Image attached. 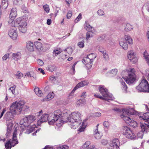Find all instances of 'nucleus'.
<instances>
[{
  "mask_svg": "<svg viewBox=\"0 0 149 149\" xmlns=\"http://www.w3.org/2000/svg\"><path fill=\"white\" fill-rule=\"evenodd\" d=\"M94 135L95 138L96 139H99L101 137V135L100 134L98 130L97 129H95V130L94 132Z\"/></svg>",
  "mask_w": 149,
  "mask_h": 149,
  "instance_id": "nucleus-35",
  "label": "nucleus"
},
{
  "mask_svg": "<svg viewBox=\"0 0 149 149\" xmlns=\"http://www.w3.org/2000/svg\"><path fill=\"white\" fill-rule=\"evenodd\" d=\"M123 134L125 137L129 139H133L135 138L136 136L130 129L127 127H124L123 129Z\"/></svg>",
  "mask_w": 149,
  "mask_h": 149,
  "instance_id": "nucleus-7",
  "label": "nucleus"
},
{
  "mask_svg": "<svg viewBox=\"0 0 149 149\" xmlns=\"http://www.w3.org/2000/svg\"><path fill=\"white\" fill-rule=\"evenodd\" d=\"M102 143L104 145H106L108 143V141L106 140L103 139L101 141Z\"/></svg>",
  "mask_w": 149,
  "mask_h": 149,
  "instance_id": "nucleus-61",
  "label": "nucleus"
},
{
  "mask_svg": "<svg viewBox=\"0 0 149 149\" xmlns=\"http://www.w3.org/2000/svg\"><path fill=\"white\" fill-rule=\"evenodd\" d=\"M9 54H6L2 58L3 60H6L9 57Z\"/></svg>",
  "mask_w": 149,
  "mask_h": 149,
  "instance_id": "nucleus-59",
  "label": "nucleus"
},
{
  "mask_svg": "<svg viewBox=\"0 0 149 149\" xmlns=\"http://www.w3.org/2000/svg\"><path fill=\"white\" fill-rule=\"evenodd\" d=\"M43 8L45 11L47 13H48L50 11V9L49 6L47 4H46L43 6Z\"/></svg>",
  "mask_w": 149,
  "mask_h": 149,
  "instance_id": "nucleus-40",
  "label": "nucleus"
},
{
  "mask_svg": "<svg viewBox=\"0 0 149 149\" xmlns=\"http://www.w3.org/2000/svg\"><path fill=\"white\" fill-rule=\"evenodd\" d=\"M86 127H85L84 126L82 127V126H81L79 128V129L78 131L80 132H82L84 131Z\"/></svg>",
  "mask_w": 149,
  "mask_h": 149,
  "instance_id": "nucleus-60",
  "label": "nucleus"
},
{
  "mask_svg": "<svg viewBox=\"0 0 149 149\" xmlns=\"http://www.w3.org/2000/svg\"><path fill=\"white\" fill-rule=\"evenodd\" d=\"M38 71H40V73H42L43 74H45L44 70L41 68H39L38 69Z\"/></svg>",
  "mask_w": 149,
  "mask_h": 149,
  "instance_id": "nucleus-64",
  "label": "nucleus"
},
{
  "mask_svg": "<svg viewBox=\"0 0 149 149\" xmlns=\"http://www.w3.org/2000/svg\"><path fill=\"white\" fill-rule=\"evenodd\" d=\"M68 147L66 145L61 146H57L55 147L56 149H68Z\"/></svg>",
  "mask_w": 149,
  "mask_h": 149,
  "instance_id": "nucleus-41",
  "label": "nucleus"
},
{
  "mask_svg": "<svg viewBox=\"0 0 149 149\" xmlns=\"http://www.w3.org/2000/svg\"><path fill=\"white\" fill-rule=\"evenodd\" d=\"M134 56H135L132 51H130L128 52L127 57L129 60L131 59L132 58H133Z\"/></svg>",
  "mask_w": 149,
  "mask_h": 149,
  "instance_id": "nucleus-38",
  "label": "nucleus"
},
{
  "mask_svg": "<svg viewBox=\"0 0 149 149\" xmlns=\"http://www.w3.org/2000/svg\"><path fill=\"white\" fill-rule=\"evenodd\" d=\"M76 64H77V63L75 62V63H74L72 67L71 70L72 71V72L71 73V74H74L75 73V66Z\"/></svg>",
  "mask_w": 149,
  "mask_h": 149,
  "instance_id": "nucleus-52",
  "label": "nucleus"
},
{
  "mask_svg": "<svg viewBox=\"0 0 149 149\" xmlns=\"http://www.w3.org/2000/svg\"><path fill=\"white\" fill-rule=\"evenodd\" d=\"M72 15V12L71 11H69L67 15V17L68 19H70Z\"/></svg>",
  "mask_w": 149,
  "mask_h": 149,
  "instance_id": "nucleus-56",
  "label": "nucleus"
},
{
  "mask_svg": "<svg viewBox=\"0 0 149 149\" xmlns=\"http://www.w3.org/2000/svg\"><path fill=\"white\" fill-rule=\"evenodd\" d=\"M5 147L6 149H10L12 146L11 143V140L10 139L5 144Z\"/></svg>",
  "mask_w": 149,
  "mask_h": 149,
  "instance_id": "nucleus-30",
  "label": "nucleus"
},
{
  "mask_svg": "<svg viewBox=\"0 0 149 149\" xmlns=\"http://www.w3.org/2000/svg\"><path fill=\"white\" fill-rule=\"evenodd\" d=\"M63 121L61 120V121L60 120L59 121L57 122L56 124V126L58 127H61L63 124Z\"/></svg>",
  "mask_w": 149,
  "mask_h": 149,
  "instance_id": "nucleus-46",
  "label": "nucleus"
},
{
  "mask_svg": "<svg viewBox=\"0 0 149 149\" xmlns=\"http://www.w3.org/2000/svg\"><path fill=\"white\" fill-rule=\"evenodd\" d=\"M110 149H120V143L118 139H113L110 144Z\"/></svg>",
  "mask_w": 149,
  "mask_h": 149,
  "instance_id": "nucleus-10",
  "label": "nucleus"
},
{
  "mask_svg": "<svg viewBox=\"0 0 149 149\" xmlns=\"http://www.w3.org/2000/svg\"><path fill=\"white\" fill-rule=\"evenodd\" d=\"M141 119L148 120H149V112H146L144 113L142 116L139 117Z\"/></svg>",
  "mask_w": 149,
  "mask_h": 149,
  "instance_id": "nucleus-24",
  "label": "nucleus"
},
{
  "mask_svg": "<svg viewBox=\"0 0 149 149\" xmlns=\"http://www.w3.org/2000/svg\"><path fill=\"white\" fill-rule=\"evenodd\" d=\"M84 40H82L79 42L78 44V45L80 48H83L84 46Z\"/></svg>",
  "mask_w": 149,
  "mask_h": 149,
  "instance_id": "nucleus-48",
  "label": "nucleus"
},
{
  "mask_svg": "<svg viewBox=\"0 0 149 149\" xmlns=\"http://www.w3.org/2000/svg\"><path fill=\"white\" fill-rule=\"evenodd\" d=\"M136 71L134 68H130L129 70H127L123 71L121 74L124 76L128 74V75L127 78L125 79L126 82L129 84L134 83L136 80V75L135 74Z\"/></svg>",
  "mask_w": 149,
  "mask_h": 149,
  "instance_id": "nucleus-2",
  "label": "nucleus"
},
{
  "mask_svg": "<svg viewBox=\"0 0 149 149\" xmlns=\"http://www.w3.org/2000/svg\"><path fill=\"white\" fill-rule=\"evenodd\" d=\"M54 116V114H49L48 123L49 125H53L58 120L59 118Z\"/></svg>",
  "mask_w": 149,
  "mask_h": 149,
  "instance_id": "nucleus-14",
  "label": "nucleus"
},
{
  "mask_svg": "<svg viewBox=\"0 0 149 149\" xmlns=\"http://www.w3.org/2000/svg\"><path fill=\"white\" fill-rule=\"evenodd\" d=\"M138 58L135 56L133 58H132L131 59H130V61L133 63H136L138 61Z\"/></svg>",
  "mask_w": 149,
  "mask_h": 149,
  "instance_id": "nucleus-47",
  "label": "nucleus"
},
{
  "mask_svg": "<svg viewBox=\"0 0 149 149\" xmlns=\"http://www.w3.org/2000/svg\"><path fill=\"white\" fill-rule=\"evenodd\" d=\"M103 125L105 129H108L110 126V124L108 121H105L103 123Z\"/></svg>",
  "mask_w": 149,
  "mask_h": 149,
  "instance_id": "nucleus-44",
  "label": "nucleus"
},
{
  "mask_svg": "<svg viewBox=\"0 0 149 149\" xmlns=\"http://www.w3.org/2000/svg\"><path fill=\"white\" fill-rule=\"evenodd\" d=\"M97 13L99 15H103L104 13V11L102 10H99L97 11Z\"/></svg>",
  "mask_w": 149,
  "mask_h": 149,
  "instance_id": "nucleus-58",
  "label": "nucleus"
},
{
  "mask_svg": "<svg viewBox=\"0 0 149 149\" xmlns=\"http://www.w3.org/2000/svg\"><path fill=\"white\" fill-rule=\"evenodd\" d=\"M88 84V82L87 81H83L79 83L74 88L73 90L71 91V93H74L75 91L78 88L87 85Z\"/></svg>",
  "mask_w": 149,
  "mask_h": 149,
  "instance_id": "nucleus-12",
  "label": "nucleus"
},
{
  "mask_svg": "<svg viewBox=\"0 0 149 149\" xmlns=\"http://www.w3.org/2000/svg\"><path fill=\"white\" fill-rule=\"evenodd\" d=\"M99 90L101 94L102 95L103 97L106 98L105 100L109 101V100H113L112 95L109 93L108 90L104 86L102 85L99 86Z\"/></svg>",
  "mask_w": 149,
  "mask_h": 149,
  "instance_id": "nucleus-6",
  "label": "nucleus"
},
{
  "mask_svg": "<svg viewBox=\"0 0 149 149\" xmlns=\"http://www.w3.org/2000/svg\"><path fill=\"white\" fill-rule=\"evenodd\" d=\"M54 96V93L53 92H50L47 95L46 97L41 100L42 102L47 101L52 99Z\"/></svg>",
  "mask_w": 149,
  "mask_h": 149,
  "instance_id": "nucleus-17",
  "label": "nucleus"
},
{
  "mask_svg": "<svg viewBox=\"0 0 149 149\" xmlns=\"http://www.w3.org/2000/svg\"><path fill=\"white\" fill-rule=\"evenodd\" d=\"M49 114L44 113L43 114L37 121V125L40 126L42 123L46 122L47 121H48L49 122Z\"/></svg>",
  "mask_w": 149,
  "mask_h": 149,
  "instance_id": "nucleus-9",
  "label": "nucleus"
},
{
  "mask_svg": "<svg viewBox=\"0 0 149 149\" xmlns=\"http://www.w3.org/2000/svg\"><path fill=\"white\" fill-rule=\"evenodd\" d=\"M2 6L4 8H6L8 6V3L7 0H2Z\"/></svg>",
  "mask_w": 149,
  "mask_h": 149,
  "instance_id": "nucleus-36",
  "label": "nucleus"
},
{
  "mask_svg": "<svg viewBox=\"0 0 149 149\" xmlns=\"http://www.w3.org/2000/svg\"><path fill=\"white\" fill-rule=\"evenodd\" d=\"M16 76L17 78L20 79L23 76V74L20 72L18 71L17 73L16 74Z\"/></svg>",
  "mask_w": 149,
  "mask_h": 149,
  "instance_id": "nucleus-49",
  "label": "nucleus"
},
{
  "mask_svg": "<svg viewBox=\"0 0 149 149\" xmlns=\"http://www.w3.org/2000/svg\"><path fill=\"white\" fill-rule=\"evenodd\" d=\"M84 28L87 31H91L92 30V27L89 25L88 21H86L84 25Z\"/></svg>",
  "mask_w": 149,
  "mask_h": 149,
  "instance_id": "nucleus-26",
  "label": "nucleus"
},
{
  "mask_svg": "<svg viewBox=\"0 0 149 149\" xmlns=\"http://www.w3.org/2000/svg\"><path fill=\"white\" fill-rule=\"evenodd\" d=\"M11 129L8 127L7 129V132L6 134V135L7 136H9L10 135V133L11 132Z\"/></svg>",
  "mask_w": 149,
  "mask_h": 149,
  "instance_id": "nucleus-50",
  "label": "nucleus"
},
{
  "mask_svg": "<svg viewBox=\"0 0 149 149\" xmlns=\"http://www.w3.org/2000/svg\"><path fill=\"white\" fill-rule=\"evenodd\" d=\"M82 62L85 65L88 64L90 63L91 64L92 63L89 58L87 56L86 57L84 58L82 60Z\"/></svg>",
  "mask_w": 149,
  "mask_h": 149,
  "instance_id": "nucleus-25",
  "label": "nucleus"
},
{
  "mask_svg": "<svg viewBox=\"0 0 149 149\" xmlns=\"http://www.w3.org/2000/svg\"><path fill=\"white\" fill-rule=\"evenodd\" d=\"M37 63L38 65L41 66L42 65L44 64L43 61L40 59H38L37 60Z\"/></svg>",
  "mask_w": 149,
  "mask_h": 149,
  "instance_id": "nucleus-55",
  "label": "nucleus"
},
{
  "mask_svg": "<svg viewBox=\"0 0 149 149\" xmlns=\"http://www.w3.org/2000/svg\"><path fill=\"white\" fill-rule=\"evenodd\" d=\"M62 52L61 49L60 48H58L54 49L53 52V56H56L58 54Z\"/></svg>",
  "mask_w": 149,
  "mask_h": 149,
  "instance_id": "nucleus-28",
  "label": "nucleus"
},
{
  "mask_svg": "<svg viewBox=\"0 0 149 149\" xmlns=\"http://www.w3.org/2000/svg\"><path fill=\"white\" fill-rule=\"evenodd\" d=\"M143 55L147 63L149 65V55L146 51L144 52Z\"/></svg>",
  "mask_w": 149,
  "mask_h": 149,
  "instance_id": "nucleus-37",
  "label": "nucleus"
},
{
  "mask_svg": "<svg viewBox=\"0 0 149 149\" xmlns=\"http://www.w3.org/2000/svg\"><path fill=\"white\" fill-rule=\"evenodd\" d=\"M68 120L70 123V125L71 128L76 129L82 123L81 114L79 112H73Z\"/></svg>",
  "mask_w": 149,
  "mask_h": 149,
  "instance_id": "nucleus-1",
  "label": "nucleus"
},
{
  "mask_svg": "<svg viewBox=\"0 0 149 149\" xmlns=\"http://www.w3.org/2000/svg\"><path fill=\"white\" fill-rule=\"evenodd\" d=\"M136 89L139 91L149 93V84L144 77L142 78L141 82L136 86Z\"/></svg>",
  "mask_w": 149,
  "mask_h": 149,
  "instance_id": "nucleus-4",
  "label": "nucleus"
},
{
  "mask_svg": "<svg viewBox=\"0 0 149 149\" xmlns=\"http://www.w3.org/2000/svg\"><path fill=\"white\" fill-rule=\"evenodd\" d=\"M125 38L126 41L129 44L133 43V40L130 36L128 35H125Z\"/></svg>",
  "mask_w": 149,
  "mask_h": 149,
  "instance_id": "nucleus-31",
  "label": "nucleus"
},
{
  "mask_svg": "<svg viewBox=\"0 0 149 149\" xmlns=\"http://www.w3.org/2000/svg\"><path fill=\"white\" fill-rule=\"evenodd\" d=\"M118 70L116 69H114L112 70L110 72V73L112 74V76L115 75L117 73Z\"/></svg>",
  "mask_w": 149,
  "mask_h": 149,
  "instance_id": "nucleus-45",
  "label": "nucleus"
},
{
  "mask_svg": "<svg viewBox=\"0 0 149 149\" xmlns=\"http://www.w3.org/2000/svg\"><path fill=\"white\" fill-rule=\"evenodd\" d=\"M86 100L84 99H80L78 100L77 102V104L78 106H80L82 104L85 103Z\"/></svg>",
  "mask_w": 149,
  "mask_h": 149,
  "instance_id": "nucleus-34",
  "label": "nucleus"
},
{
  "mask_svg": "<svg viewBox=\"0 0 149 149\" xmlns=\"http://www.w3.org/2000/svg\"><path fill=\"white\" fill-rule=\"evenodd\" d=\"M140 126L143 132L147 131L148 128L149 127V125H148L146 124H141Z\"/></svg>",
  "mask_w": 149,
  "mask_h": 149,
  "instance_id": "nucleus-32",
  "label": "nucleus"
},
{
  "mask_svg": "<svg viewBox=\"0 0 149 149\" xmlns=\"http://www.w3.org/2000/svg\"><path fill=\"white\" fill-rule=\"evenodd\" d=\"M26 47L29 51L32 52L34 50V45L33 43L31 41H28L26 42Z\"/></svg>",
  "mask_w": 149,
  "mask_h": 149,
  "instance_id": "nucleus-18",
  "label": "nucleus"
},
{
  "mask_svg": "<svg viewBox=\"0 0 149 149\" xmlns=\"http://www.w3.org/2000/svg\"><path fill=\"white\" fill-rule=\"evenodd\" d=\"M93 32L91 31H88L86 33V39L87 40L90 38L92 37L93 36Z\"/></svg>",
  "mask_w": 149,
  "mask_h": 149,
  "instance_id": "nucleus-42",
  "label": "nucleus"
},
{
  "mask_svg": "<svg viewBox=\"0 0 149 149\" xmlns=\"http://www.w3.org/2000/svg\"><path fill=\"white\" fill-rule=\"evenodd\" d=\"M34 44L36 49L39 51H41L43 50L42 44L40 42H34Z\"/></svg>",
  "mask_w": 149,
  "mask_h": 149,
  "instance_id": "nucleus-20",
  "label": "nucleus"
},
{
  "mask_svg": "<svg viewBox=\"0 0 149 149\" xmlns=\"http://www.w3.org/2000/svg\"><path fill=\"white\" fill-rule=\"evenodd\" d=\"M122 41H121L120 42V46L124 50H126L128 48V45L126 42L123 41V40H121Z\"/></svg>",
  "mask_w": 149,
  "mask_h": 149,
  "instance_id": "nucleus-23",
  "label": "nucleus"
},
{
  "mask_svg": "<svg viewBox=\"0 0 149 149\" xmlns=\"http://www.w3.org/2000/svg\"><path fill=\"white\" fill-rule=\"evenodd\" d=\"M132 29V26L129 24H127L126 25L125 30L126 31H129L131 30Z\"/></svg>",
  "mask_w": 149,
  "mask_h": 149,
  "instance_id": "nucleus-39",
  "label": "nucleus"
},
{
  "mask_svg": "<svg viewBox=\"0 0 149 149\" xmlns=\"http://www.w3.org/2000/svg\"><path fill=\"white\" fill-rule=\"evenodd\" d=\"M25 102L23 101H21L19 102L16 101L12 104L10 107V109L12 112H20L22 110L23 106Z\"/></svg>",
  "mask_w": 149,
  "mask_h": 149,
  "instance_id": "nucleus-5",
  "label": "nucleus"
},
{
  "mask_svg": "<svg viewBox=\"0 0 149 149\" xmlns=\"http://www.w3.org/2000/svg\"><path fill=\"white\" fill-rule=\"evenodd\" d=\"M120 81L123 86V90L124 91V92L127 93V87L125 83L122 79H120Z\"/></svg>",
  "mask_w": 149,
  "mask_h": 149,
  "instance_id": "nucleus-27",
  "label": "nucleus"
},
{
  "mask_svg": "<svg viewBox=\"0 0 149 149\" xmlns=\"http://www.w3.org/2000/svg\"><path fill=\"white\" fill-rule=\"evenodd\" d=\"M16 86L14 85L13 86L10 87L9 89L11 90L12 93L14 94L15 93V89L16 88Z\"/></svg>",
  "mask_w": 149,
  "mask_h": 149,
  "instance_id": "nucleus-53",
  "label": "nucleus"
},
{
  "mask_svg": "<svg viewBox=\"0 0 149 149\" xmlns=\"http://www.w3.org/2000/svg\"><path fill=\"white\" fill-rule=\"evenodd\" d=\"M17 15V10L16 8H13L11 11L10 13V14L9 17L11 19L10 21H9V23L10 22H11L12 20L13 19L16 17Z\"/></svg>",
  "mask_w": 149,
  "mask_h": 149,
  "instance_id": "nucleus-15",
  "label": "nucleus"
},
{
  "mask_svg": "<svg viewBox=\"0 0 149 149\" xmlns=\"http://www.w3.org/2000/svg\"><path fill=\"white\" fill-rule=\"evenodd\" d=\"M26 76H27V77H33L34 78L36 79V75H33V76L31 75V74L30 72H28L26 74Z\"/></svg>",
  "mask_w": 149,
  "mask_h": 149,
  "instance_id": "nucleus-57",
  "label": "nucleus"
},
{
  "mask_svg": "<svg viewBox=\"0 0 149 149\" xmlns=\"http://www.w3.org/2000/svg\"><path fill=\"white\" fill-rule=\"evenodd\" d=\"M82 18L81 15V14H79L76 19L75 20V22H77L79 21Z\"/></svg>",
  "mask_w": 149,
  "mask_h": 149,
  "instance_id": "nucleus-54",
  "label": "nucleus"
},
{
  "mask_svg": "<svg viewBox=\"0 0 149 149\" xmlns=\"http://www.w3.org/2000/svg\"><path fill=\"white\" fill-rule=\"evenodd\" d=\"M83 147L86 149H93L94 148V146L93 145H91L90 141H87L83 145Z\"/></svg>",
  "mask_w": 149,
  "mask_h": 149,
  "instance_id": "nucleus-19",
  "label": "nucleus"
},
{
  "mask_svg": "<svg viewBox=\"0 0 149 149\" xmlns=\"http://www.w3.org/2000/svg\"><path fill=\"white\" fill-rule=\"evenodd\" d=\"M34 91L37 95L39 97H42L44 96L43 93L41 91L38 87L34 89Z\"/></svg>",
  "mask_w": 149,
  "mask_h": 149,
  "instance_id": "nucleus-22",
  "label": "nucleus"
},
{
  "mask_svg": "<svg viewBox=\"0 0 149 149\" xmlns=\"http://www.w3.org/2000/svg\"><path fill=\"white\" fill-rule=\"evenodd\" d=\"M54 114L59 118L62 115V112L60 110H58L54 111Z\"/></svg>",
  "mask_w": 149,
  "mask_h": 149,
  "instance_id": "nucleus-33",
  "label": "nucleus"
},
{
  "mask_svg": "<svg viewBox=\"0 0 149 149\" xmlns=\"http://www.w3.org/2000/svg\"><path fill=\"white\" fill-rule=\"evenodd\" d=\"M87 56L88 57L93 63L94 59L96 57V54L95 53H92L88 55Z\"/></svg>",
  "mask_w": 149,
  "mask_h": 149,
  "instance_id": "nucleus-29",
  "label": "nucleus"
},
{
  "mask_svg": "<svg viewBox=\"0 0 149 149\" xmlns=\"http://www.w3.org/2000/svg\"><path fill=\"white\" fill-rule=\"evenodd\" d=\"M13 58V59L16 61H18L21 58V54L20 52L16 53H13L12 55Z\"/></svg>",
  "mask_w": 149,
  "mask_h": 149,
  "instance_id": "nucleus-21",
  "label": "nucleus"
},
{
  "mask_svg": "<svg viewBox=\"0 0 149 149\" xmlns=\"http://www.w3.org/2000/svg\"><path fill=\"white\" fill-rule=\"evenodd\" d=\"M94 96L95 97L99 98L102 100H105V99H106V98H104L103 96H100L99 94H95L94 95Z\"/></svg>",
  "mask_w": 149,
  "mask_h": 149,
  "instance_id": "nucleus-51",
  "label": "nucleus"
},
{
  "mask_svg": "<svg viewBox=\"0 0 149 149\" xmlns=\"http://www.w3.org/2000/svg\"><path fill=\"white\" fill-rule=\"evenodd\" d=\"M87 124V123L86 122V121H84L82 123L81 125V126H82V127H86Z\"/></svg>",
  "mask_w": 149,
  "mask_h": 149,
  "instance_id": "nucleus-62",
  "label": "nucleus"
},
{
  "mask_svg": "<svg viewBox=\"0 0 149 149\" xmlns=\"http://www.w3.org/2000/svg\"><path fill=\"white\" fill-rule=\"evenodd\" d=\"M17 130L15 129L13 132L12 138L11 143L13 147L14 146L18 143V140L17 139Z\"/></svg>",
  "mask_w": 149,
  "mask_h": 149,
  "instance_id": "nucleus-13",
  "label": "nucleus"
},
{
  "mask_svg": "<svg viewBox=\"0 0 149 149\" xmlns=\"http://www.w3.org/2000/svg\"><path fill=\"white\" fill-rule=\"evenodd\" d=\"M103 54L104 58L106 60H107L109 59V56L106 53V51L104 50V51H100Z\"/></svg>",
  "mask_w": 149,
  "mask_h": 149,
  "instance_id": "nucleus-43",
  "label": "nucleus"
},
{
  "mask_svg": "<svg viewBox=\"0 0 149 149\" xmlns=\"http://www.w3.org/2000/svg\"><path fill=\"white\" fill-rule=\"evenodd\" d=\"M66 51L67 52V53H68L69 54H71L72 53V50L71 48H68L66 49Z\"/></svg>",
  "mask_w": 149,
  "mask_h": 149,
  "instance_id": "nucleus-63",
  "label": "nucleus"
},
{
  "mask_svg": "<svg viewBox=\"0 0 149 149\" xmlns=\"http://www.w3.org/2000/svg\"><path fill=\"white\" fill-rule=\"evenodd\" d=\"M11 25L15 27H18L19 30L22 33H25L27 30V23L24 19L18 18L15 21H12Z\"/></svg>",
  "mask_w": 149,
  "mask_h": 149,
  "instance_id": "nucleus-3",
  "label": "nucleus"
},
{
  "mask_svg": "<svg viewBox=\"0 0 149 149\" xmlns=\"http://www.w3.org/2000/svg\"><path fill=\"white\" fill-rule=\"evenodd\" d=\"M36 117L33 115L25 116L23 119L24 122L28 123V124H30L31 123L33 122L36 120Z\"/></svg>",
  "mask_w": 149,
  "mask_h": 149,
  "instance_id": "nucleus-11",
  "label": "nucleus"
},
{
  "mask_svg": "<svg viewBox=\"0 0 149 149\" xmlns=\"http://www.w3.org/2000/svg\"><path fill=\"white\" fill-rule=\"evenodd\" d=\"M120 116L128 125L133 127H135L137 126V123L129 117L124 114L121 115Z\"/></svg>",
  "mask_w": 149,
  "mask_h": 149,
  "instance_id": "nucleus-8",
  "label": "nucleus"
},
{
  "mask_svg": "<svg viewBox=\"0 0 149 149\" xmlns=\"http://www.w3.org/2000/svg\"><path fill=\"white\" fill-rule=\"evenodd\" d=\"M8 35L13 40H15L17 37V32L13 30H10L8 32Z\"/></svg>",
  "mask_w": 149,
  "mask_h": 149,
  "instance_id": "nucleus-16",
  "label": "nucleus"
}]
</instances>
